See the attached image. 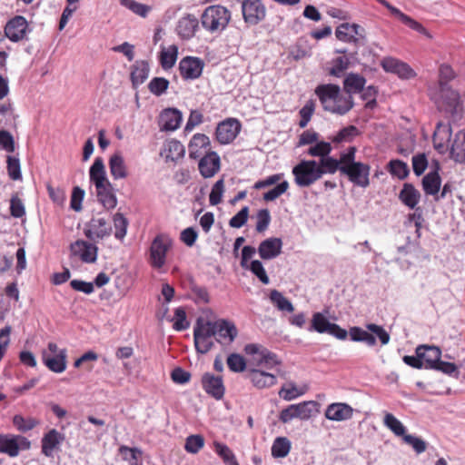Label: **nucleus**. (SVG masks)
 Segmentation results:
<instances>
[{
	"instance_id": "1",
	"label": "nucleus",
	"mask_w": 465,
	"mask_h": 465,
	"mask_svg": "<svg viewBox=\"0 0 465 465\" xmlns=\"http://www.w3.org/2000/svg\"><path fill=\"white\" fill-rule=\"evenodd\" d=\"M314 93L318 96L323 110L333 114L344 115L354 105L352 96L341 93L340 86L337 84H319Z\"/></svg>"
},
{
	"instance_id": "2",
	"label": "nucleus",
	"mask_w": 465,
	"mask_h": 465,
	"mask_svg": "<svg viewBox=\"0 0 465 465\" xmlns=\"http://www.w3.org/2000/svg\"><path fill=\"white\" fill-rule=\"evenodd\" d=\"M213 312L205 309V319L209 318ZM238 335V330L235 324L230 321L220 319L214 322L205 320V338L207 336H215L221 343H231Z\"/></svg>"
},
{
	"instance_id": "3",
	"label": "nucleus",
	"mask_w": 465,
	"mask_h": 465,
	"mask_svg": "<svg viewBox=\"0 0 465 465\" xmlns=\"http://www.w3.org/2000/svg\"><path fill=\"white\" fill-rule=\"evenodd\" d=\"M243 351L248 357L247 361L250 365L272 369L273 367L281 364V361L278 359L277 355L262 344H246Z\"/></svg>"
},
{
	"instance_id": "4",
	"label": "nucleus",
	"mask_w": 465,
	"mask_h": 465,
	"mask_svg": "<svg viewBox=\"0 0 465 465\" xmlns=\"http://www.w3.org/2000/svg\"><path fill=\"white\" fill-rule=\"evenodd\" d=\"M367 330L360 327H352L350 329L349 334L353 341H361L368 346H374L376 344V338L378 337L382 345H386L390 341V334L388 331L380 325L369 323L366 325Z\"/></svg>"
},
{
	"instance_id": "5",
	"label": "nucleus",
	"mask_w": 465,
	"mask_h": 465,
	"mask_svg": "<svg viewBox=\"0 0 465 465\" xmlns=\"http://www.w3.org/2000/svg\"><path fill=\"white\" fill-rule=\"evenodd\" d=\"M299 187H309L322 176V172L314 160H302L292 171Z\"/></svg>"
},
{
	"instance_id": "6",
	"label": "nucleus",
	"mask_w": 465,
	"mask_h": 465,
	"mask_svg": "<svg viewBox=\"0 0 465 465\" xmlns=\"http://www.w3.org/2000/svg\"><path fill=\"white\" fill-rule=\"evenodd\" d=\"M231 20V12L223 5H211L205 8V29L212 34L223 32Z\"/></svg>"
},
{
	"instance_id": "7",
	"label": "nucleus",
	"mask_w": 465,
	"mask_h": 465,
	"mask_svg": "<svg viewBox=\"0 0 465 465\" xmlns=\"http://www.w3.org/2000/svg\"><path fill=\"white\" fill-rule=\"evenodd\" d=\"M173 245L172 239L166 234H158L150 247V263L160 269L165 264L166 253Z\"/></svg>"
},
{
	"instance_id": "8",
	"label": "nucleus",
	"mask_w": 465,
	"mask_h": 465,
	"mask_svg": "<svg viewBox=\"0 0 465 465\" xmlns=\"http://www.w3.org/2000/svg\"><path fill=\"white\" fill-rule=\"evenodd\" d=\"M370 171L369 164L360 162L352 164H343L341 168L342 174L346 175L352 183L362 188H366L370 184Z\"/></svg>"
},
{
	"instance_id": "9",
	"label": "nucleus",
	"mask_w": 465,
	"mask_h": 465,
	"mask_svg": "<svg viewBox=\"0 0 465 465\" xmlns=\"http://www.w3.org/2000/svg\"><path fill=\"white\" fill-rule=\"evenodd\" d=\"M316 403L313 401L292 404L281 411L280 420L283 423H287L294 418L308 420L311 418L312 413V407H314Z\"/></svg>"
},
{
	"instance_id": "10",
	"label": "nucleus",
	"mask_w": 465,
	"mask_h": 465,
	"mask_svg": "<svg viewBox=\"0 0 465 465\" xmlns=\"http://www.w3.org/2000/svg\"><path fill=\"white\" fill-rule=\"evenodd\" d=\"M31 32L27 20L22 15H15L5 26V35L12 42L17 43L26 38Z\"/></svg>"
},
{
	"instance_id": "11",
	"label": "nucleus",
	"mask_w": 465,
	"mask_h": 465,
	"mask_svg": "<svg viewBox=\"0 0 465 465\" xmlns=\"http://www.w3.org/2000/svg\"><path fill=\"white\" fill-rule=\"evenodd\" d=\"M242 12L244 22L254 25L265 18L266 8L261 0H243Z\"/></svg>"
},
{
	"instance_id": "12",
	"label": "nucleus",
	"mask_w": 465,
	"mask_h": 465,
	"mask_svg": "<svg viewBox=\"0 0 465 465\" xmlns=\"http://www.w3.org/2000/svg\"><path fill=\"white\" fill-rule=\"evenodd\" d=\"M241 128V123L237 119L228 118L217 125L216 139L222 144H228L237 137Z\"/></svg>"
},
{
	"instance_id": "13",
	"label": "nucleus",
	"mask_w": 465,
	"mask_h": 465,
	"mask_svg": "<svg viewBox=\"0 0 465 465\" xmlns=\"http://www.w3.org/2000/svg\"><path fill=\"white\" fill-rule=\"evenodd\" d=\"M70 252L73 256L79 257L85 263H94L97 260L98 248L84 240H77L71 243Z\"/></svg>"
},
{
	"instance_id": "14",
	"label": "nucleus",
	"mask_w": 465,
	"mask_h": 465,
	"mask_svg": "<svg viewBox=\"0 0 465 465\" xmlns=\"http://www.w3.org/2000/svg\"><path fill=\"white\" fill-rule=\"evenodd\" d=\"M64 440L65 437L63 433L55 429L50 430L41 440L42 453L47 458H53L54 452L61 450V444Z\"/></svg>"
},
{
	"instance_id": "15",
	"label": "nucleus",
	"mask_w": 465,
	"mask_h": 465,
	"mask_svg": "<svg viewBox=\"0 0 465 465\" xmlns=\"http://www.w3.org/2000/svg\"><path fill=\"white\" fill-rule=\"evenodd\" d=\"M336 37L345 43L359 44L365 38L364 29L357 24L343 23L336 28Z\"/></svg>"
},
{
	"instance_id": "16",
	"label": "nucleus",
	"mask_w": 465,
	"mask_h": 465,
	"mask_svg": "<svg viewBox=\"0 0 465 465\" xmlns=\"http://www.w3.org/2000/svg\"><path fill=\"white\" fill-rule=\"evenodd\" d=\"M381 64L385 72L395 74L401 79H411L416 76V73L408 64L396 58L385 57L381 60Z\"/></svg>"
},
{
	"instance_id": "17",
	"label": "nucleus",
	"mask_w": 465,
	"mask_h": 465,
	"mask_svg": "<svg viewBox=\"0 0 465 465\" xmlns=\"http://www.w3.org/2000/svg\"><path fill=\"white\" fill-rule=\"evenodd\" d=\"M84 229V235L92 241L103 239L112 232V227L104 218H93Z\"/></svg>"
},
{
	"instance_id": "18",
	"label": "nucleus",
	"mask_w": 465,
	"mask_h": 465,
	"mask_svg": "<svg viewBox=\"0 0 465 465\" xmlns=\"http://www.w3.org/2000/svg\"><path fill=\"white\" fill-rule=\"evenodd\" d=\"M183 120L182 113L176 108H166L159 115V126L162 131H174Z\"/></svg>"
},
{
	"instance_id": "19",
	"label": "nucleus",
	"mask_w": 465,
	"mask_h": 465,
	"mask_svg": "<svg viewBox=\"0 0 465 465\" xmlns=\"http://www.w3.org/2000/svg\"><path fill=\"white\" fill-rule=\"evenodd\" d=\"M203 69V64L199 58L186 56L183 58L179 64L181 75L184 79L198 78Z\"/></svg>"
},
{
	"instance_id": "20",
	"label": "nucleus",
	"mask_w": 465,
	"mask_h": 465,
	"mask_svg": "<svg viewBox=\"0 0 465 465\" xmlns=\"http://www.w3.org/2000/svg\"><path fill=\"white\" fill-rule=\"evenodd\" d=\"M421 358L424 368L432 370L441 358V351L434 345H419L415 351Z\"/></svg>"
},
{
	"instance_id": "21",
	"label": "nucleus",
	"mask_w": 465,
	"mask_h": 465,
	"mask_svg": "<svg viewBox=\"0 0 465 465\" xmlns=\"http://www.w3.org/2000/svg\"><path fill=\"white\" fill-rule=\"evenodd\" d=\"M451 137V127L449 124L439 123L433 134L434 148L440 153L449 149V143Z\"/></svg>"
},
{
	"instance_id": "22",
	"label": "nucleus",
	"mask_w": 465,
	"mask_h": 465,
	"mask_svg": "<svg viewBox=\"0 0 465 465\" xmlns=\"http://www.w3.org/2000/svg\"><path fill=\"white\" fill-rule=\"evenodd\" d=\"M440 92L441 98L440 109L450 114L457 113L460 104V94L445 84H441Z\"/></svg>"
},
{
	"instance_id": "23",
	"label": "nucleus",
	"mask_w": 465,
	"mask_h": 465,
	"mask_svg": "<svg viewBox=\"0 0 465 465\" xmlns=\"http://www.w3.org/2000/svg\"><path fill=\"white\" fill-rule=\"evenodd\" d=\"M282 241L280 238L271 237L262 241L258 247V253L263 260H272L282 252Z\"/></svg>"
},
{
	"instance_id": "24",
	"label": "nucleus",
	"mask_w": 465,
	"mask_h": 465,
	"mask_svg": "<svg viewBox=\"0 0 465 465\" xmlns=\"http://www.w3.org/2000/svg\"><path fill=\"white\" fill-rule=\"evenodd\" d=\"M247 378L257 389L271 387L274 385L277 381L273 374L255 368L248 369Z\"/></svg>"
},
{
	"instance_id": "25",
	"label": "nucleus",
	"mask_w": 465,
	"mask_h": 465,
	"mask_svg": "<svg viewBox=\"0 0 465 465\" xmlns=\"http://www.w3.org/2000/svg\"><path fill=\"white\" fill-rule=\"evenodd\" d=\"M98 202L107 210H112L117 205V197L113 184L109 182L95 186Z\"/></svg>"
},
{
	"instance_id": "26",
	"label": "nucleus",
	"mask_w": 465,
	"mask_h": 465,
	"mask_svg": "<svg viewBox=\"0 0 465 465\" xmlns=\"http://www.w3.org/2000/svg\"><path fill=\"white\" fill-rule=\"evenodd\" d=\"M352 415L353 409L349 404L342 402L331 403L325 411V417L334 421L350 420Z\"/></svg>"
},
{
	"instance_id": "27",
	"label": "nucleus",
	"mask_w": 465,
	"mask_h": 465,
	"mask_svg": "<svg viewBox=\"0 0 465 465\" xmlns=\"http://www.w3.org/2000/svg\"><path fill=\"white\" fill-rule=\"evenodd\" d=\"M66 350L62 349L55 355H49L43 351L42 360L44 364L52 371L61 373L66 369Z\"/></svg>"
},
{
	"instance_id": "28",
	"label": "nucleus",
	"mask_w": 465,
	"mask_h": 465,
	"mask_svg": "<svg viewBox=\"0 0 465 465\" xmlns=\"http://www.w3.org/2000/svg\"><path fill=\"white\" fill-rule=\"evenodd\" d=\"M203 134H196L189 143L188 152L191 159L198 160V169L203 176Z\"/></svg>"
},
{
	"instance_id": "29",
	"label": "nucleus",
	"mask_w": 465,
	"mask_h": 465,
	"mask_svg": "<svg viewBox=\"0 0 465 465\" xmlns=\"http://www.w3.org/2000/svg\"><path fill=\"white\" fill-rule=\"evenodd\" d=\"M198 19L192 15L182 17L177 24L176 32L183 39H190L198 28Z\"/></svg>"
},
{
	"instance_id": "30",
	"label": "nucleus",
	"mask_w": 465,
	"mask_h": 465,
	"mask_svg": "<svg viewBox=\"0 0 465 465\" xmlns=\"http://www.w3.org/2000/svg\"><path fill=\"white\" fill-rule=\"evenodd\" d=\"M205 392L215 400L223 399L225 392L223 378L205 373Z\"/></svg>"
},
{
	"instance_id": "31",
	"label": "nucleus",
	"mask_w": 465,
	"mask_h": 465,
	"mask_svg": "<svg viewBox=\"0 0 465 465\" xmlns=\"http://www.w3.org/2000/svg\"><path fill=\"white\" fill-rule=\"evenodd\" d=\"M450 153L455 162L465 163V130H460L455 134Z\"/></svg>"
},
{
	"instance_id": "32",
	"label": "nucleus",
	"mask_w": 465,
	"mask_h": 465,
	"mask_svg": "<svg viewBox=\"0 0 465 465\" xmlns=\"http://www.w3.org/2000/svg\"><path fill=\"white\" fill-rule=\"evenodd\" d=\"M110 173L114 180L124 179L127 177V168L121 153H116L109 159Z\"/></svg>"
},
{
	"instance_id": "33",
	"label": "nucleus",
	"mask_w": 465,
	"mask_h": 465,
	"mask_svg": "<svg viewBox=\"0 0 465 465\" xmlns=\"http://www.w3.org/2000/svg\"><path fill=\"white\" fill-rule=\"evenodd\" d=\"M399 198L406 206L414 209L420 202V193L412 184L404 183Z\"/></svg>"
},
{
	"instance_id": "34",
	"label": "nucleus",
	"mask_w": 465,
	"mask_h": 465,
	"mask_svg": "<svg viewBox=\"0 0 465 465\" xmlns=\"http://www.w3.org/2000/svg\"><path fill=\"white\" fill-rule=\"evenodd\" d=\"M365 83V78L360 74H349L343 81V91L347 95L352 96L363 90Z\"/></svg>"
},
{
	"instance_id": "35",
	"label": "nucleus",
	"mask_w": 465,
	"mask_h": 465,
	"mask_svg": "<svg viewBox=\"0 0 465 465\" xmlns=\"http://www.w3.org/2000/svg\"><path fill=\"white\" fill-rule=\"evenodd\" d=\"M90 181L94 183L95 186L109 182L106 177L105 168L104 160L101 157H96L94 163L92 164L90 171Z\"/></svg>"
},
{
	"instance_id": "36",
	"label": "nucleus",
	"mask_w": 465,
	"mask_h": 465,
	"mask_svg": "<svg viewBox=\"0 0 465 465\" xmlns=\"http://www.w3.org/2000/svg\"><path fill=\"white\" fill-rule=\"evenodd\" d=\"M150 67L146 61H136L131 72V80L134 85L142 84L149 75Z\"/></svg>"
},
{
	"instance_id": "37",
	"label": "nucleus",
	"mask_w": 465,
	"mask_h": 465,
	"mask_svg": "<svg viewBox=\"0 0 465 465\" xmlns=\"http://www.w3.org/2000/svg\"><path fill=\"white\" fill-rule=\"evenodd\" d=\"M440 177L438 172H430L422 179V187L426 194L436 195L440 188Z\"/></svg>"
},
{
	"instance_id": "38",
	"label": "nucleus",
	"mask_w": 465,
	"mask_h": 465,
	"mask_svg": "<svg viewBox=\"0 0 465 465\" xmlns=\"http://www.w3.org/2000/svg\"><path fill=\"white\" fill-rule=\"evenodd\" d=\"M178 47L175 45H170L168 48L163 47L160 54V64L164 70L172 68L177 60Z\"/></svg>"
},
{
	"instance_id": "39",
	"label": "nucleus",
	"mask_w": 465,
	"mask_h": 465,
	"mask_svg": "<svg viewBox=\"0 0 465 465\" xmlns=\"http://www.w3.org/2000/svg\"><path fill=\"white\" fill-rule=\"evenodd\" d=\"M16 440V436L0 435V452L16 457L19 454Z\"/></svg>"
},
{
	"instance_id": "40",
	"label": "nucleus",
	"mask_w": 465,
	"mask_h": 465,
	"mask_svg": "<svg viewBox=\"0 0 465 465\" xmlns=\"http://www.w3.org/2000/svg\"><path fill=\"white\" fill-rule=\"evenodd\" d=\"M270 300L272 303L281 312H292L294 307L291 301L285 298L282 292L277 290L271 291Z\"/></svg>"
},
{
	"instance_id": "41",
	"label": "nucleus",
	"mask_w": 465,
	"mask_h": 465,
	"mask_svg": "<svg viewBox=\"0 0 465 465\" xmlns=\"http://www.w3.org/2000/svg\"><path fill=\"white\" fill-rule=\"evenodd\" d=\"M213 449L225 465H239L235 455L228 446L221 442L214 441Z\"/></svg>"
},
{
	"instance_id": "42",
	"label": "nucleus",
	"mask_w": 465,
	"mask_h": 465,
	"mask_svg": "<svg viewBox=\"0 0 465 465\" xmlns=\"http://www.w3.org/2000/svg\"><path fill=\"white\" fill-rule=\"evenodd\" d=\"M220 168V156L215 152L205 153V178L213 176Z\"/></svg>"
},
{
	"instance_id": "43",
	"label": "nucleus",
	"mask_w": 465,
	"mask_h": 465,
	"mask_svg": "<svg viewBox=\"0 0 465 465\" xmlns=\"http://www.w3.org/2000/svg\"><path fill=\"white\" fill-rule=\"evenodd\" d=\"M291 450V442L285 437L276 438L272 446V455L275 458H284Z\"/></svg>"
},
{
	"instance_id": "44",
	"label": "nucleus",
	"mask_w": 465,
	"mask_h": 465,
	"mask_svg": "<svg viewBox=\"0 0 465 465\" xmlns=\"http://www.w3.org/2000/svg\"><path fill=\"white\" fill-rule=\"evenodd\" d=\"M318 167L322 172L323 175L324 173H335L338 170L341 172L342 165L339 160L328 155L320 160Z\"/></svg>"
},
{
	"instance_id": "45",
	"label": "nucleus",
	"mask_w": 465,
	"mask_h": 465,
	"mask_svg": "<svg viewBox=\"0 0 465 465\" xmlns=\"http://www.w3.org/2000/svg\"><path fill=\"white\" fill-rule=\"evenodd\" d=\"M384 425L396 436L404 437L406 429L404 425L391 413H386L383 420Z\"/></svg>"
},
{
	"instance_id": "46",
	"label": "nucleus",
	"mask_w": 465,
	"mask_h": 465,
	"mask_svg": "<svg viewBox=\"0 0 465 465\" xmlns=\"http://www.w3.org/2000/svg\"><path fill=\"white\" fill-rule=\"evenodd\" d=\"M331 322H330L326 317L321 312H315L312 315V326L309 331H315L319 333H326L328 329L331 328Z\"/></svg>"
},
{
	"instance_id": "47",
	"label": "nucleus",
	"mask_w": 465,
	"mask_h": 465,
	"mask_svg": "<svg viewBox=\"0 0 465 465\" xmlns=\"http://www.w3.org/2000/svg\"><path fill=\"white\" fill-rule=\"evenodd\" d=\"M388 170L393 175L402 180L405 179L410 173L407 163L401 160H391L388 163Z\"/></svg>"
},
{
	"instance_id": "48",
	"label": "nucleus",
	"mask_w": 465,
	"mask_h": 465,
	"mask_svg": "<svg viewBox=\"0 0 465 465\" xmlns=\"http://www.w3.org/2000/svg\"><path fill=\"white\" fill-rule=\"evenodd\" d=\"M114 225L115 228L114 237L122 241L127 232L128 220L121 213H116L114 217Z\"/></svg>"
},
{
	"instance_id": "49",
	"label": "nucleus",
	"mask_w": 465,
	"mask_h": 465,
	"mask_svg": "<svg viewBox=\"0 0 465 465\" xmlns=\"http://www.w3.org/2000/svg\"><path fill=\"white\" fill-rule=\"evenodd\" d=\"M119 452L123 456L124 460H127L130 465H138L137 460L142 456L143 451L141 449L136 447L121 446Z\"/></svg>"
},
{
	"instance_id": "50",
	"label": "nucleus",
	"mask_w": 465,
	"mask_h": 465,
	"mask_svg": "<svg viewBox=\"0 0 465 465\" xmlns=\"http://www.w3.org/2000/svg\"><path fill=\"white\" fill-rule=\"evenodd\" d=\"M305 393L304 390H300L293 382L282 386L279 391V396L285 401H292Z\"/></svg>"
},
{
	"instance_id": "51",
	"label": "nucleus",
	"mask_w": 465,
	"mask_h": 465,
	"mask_svg": "<svg viewBox=\"0 0 465 465\" xmlns=\"http://www.w3.org/2000/svg\"><path fill=\"white\" fill-rule=\"evenodd\" d=\"M226 363L228 368L233 372H242L246 370L247 366L245 359L238 353L230 354L226 360Z\"/></svg>"
},
{
	"instance_id": "52",
	"label": "nucleus",
	"mask_w": 465,
	"mask_h": 465,
	"mask_svg": "<svg viewBox=\"0 0 465 465\" xmlns=\"http://www.w3.org/2000/svg\"><path fill=\"white\" fill-rule=\"evenodd\" d=\"M331 64L329 74L332 76L341 77L344 71L348 69L350 60L347 56H339L331 61Z\"/></svg>"
},
{
	"instance_id": "53",
	"label": "nucleus",
	"mask_w": 465,
	"mask_h": 465,
	"mask_svg": "<svg viewBox=\"0 0 465 465\" xmlns=\"http://www.w3.org/2000/svg\"><path fill=\"white\" fill-rule=\"evenodd\" d=\"M169 86V81L163 77L153 78L149 84V91L156 96H160L166 92Z\"/></svg>"
},
{
	"instance_id": "54",
	"label": "nucleus",
	"mask_w": 465,
	"mask_h": 465,
	"mask_svg": "<svg viewBox=\"0 0 465 465\" xmlns=\"http://www.w3.org/2000/svg\"><path fill=\"white\" fill-rule=\"evenodd\" d=\"M13 423L18 430L25 432L34 429L38 424V421L33 418H24L22 415H15Z\"/></svg>"
},
{
	"instance_id": "55",
	"label": "nucleus",
	"mask_w": 465,
	"mask_h": 465,
	"mask_svg": "<svg viewBox=\"0 0 465 465\" xmlns=\"http://www.w3.org/2000/svg\"><path fill=\"white\" fill-rule=\"evenodd\" d=\"M6 163L9 177L14 181L20 180L22 178V173L19 159L15 156L8 155L6 159Z\"/></svg>"
},
{
	"instance_id": "56",
	"label": "nucleus",
	"mask_w": 465,
	"mask_h": 465,
	"mask_svg": "<svg viewBox=\"0 0 465 465\" xmlns=\"http://www.w3.org/2000/svg\"><path fill=\"white\" fill-rule=\"evenodd\" d=\"M120 4L142 17H145L150 11V6L134 0H120Z\"/></svg>"
},
{
	"instance_id": "57",
	"label": "nucleus",
	"mask_w": 465,
	"mask_h": 465,
	"mask_svg": "<svg viewBox=\"0 0 465 465\" xmlns=\"http://www.w3.org/2000/svg\"><path fill=\"white\" fill-rule=\"evenodd\" d=\"M358 134L359 131L354 125H349L341 129L335 136H333L332 142L337 143L350 142L358 135Z\"/></svg>"
},
{
	"instance_id": "58",
	"label": "nucleus",
	"mask_w": 465,
	"mask_h": 465,
	"mask_svg": "<svg viewBox=\"0 0 465 465\" xmlns=\"http://www.w3.org/2000/svg\"><path fill=\"white\" fill-rule=\"evenodd\" d=\"M246 269L250 270L262 283L268 284L270 282L264 267L259 260L252 261Z\"/></svg>"
},
{
	"instance_id": "59",
	"label": "nucleus",
	"mask_w": 465,
	"mask_h": 465,
	"mask_svg": "<svg viewBox=\"0 0 465 465\" xmlns=\"http://www.w3.org/2000/svg\"><path fill=\"white\" fill-rule=\"evenodd\" d=\"M194 345L196 351L203 354V318L199 317L194 327Z\"/></svg>"
},
{
	"instance_id": "60",
	"label": "nucleus",
	"mask_w": 465,
	"mask_h": 465,
	"mask_svg": "<svg viewBox=\"0 0 465 465\" xmlns=\"http://www.w3.org/2000/svg\"><path fill=\"white\" fill-rule=\"evenodd\" d=\"M173 322V327L175 331H181L189 327V322L186 320V312L183 308L179 307L175 310Z\"/></svg>"
},
{
	"instance_id": "61",
	"label": "nucleus",
	"mask_w": 465,
	"mask_h": 465,
	"mask_svg": "<svg viewBox=\"0 0 465 465\" xmlns=\"http://www.w3.org/2000/svg\"><path fill=\"white\" fill-rule=\"evenodd\" d=\"M289 188V183L283 181L278 183L274 188L271 189L263 194V200L266 202H272L276 200L282 194H283Z\"/></svg>"
},
{
	"instance_id": "62",
	"label": "nucleus",
	"mask_w": 465,
	"mask_h": 465,
	"mask_svg": "<svg viewBox=\"0 0 465 465\" xmlns=\"http://www.w3.org/2000/svg\"><path fill=\"white\" fill-rule=\"evenodd\" d=\"M224 193L223 179H219L213 186L209 195V201L212 205H216L222 201Z\"/></svg>"
},
{
	"instance_id": "63",
	"label": "nucleus",
	"mask_w": 465,
	"mask_h": 465,
	"mask_svg": "<svg viewBox=\"0 0 465 465\" xmlns=\"http://www.w3.org/2000/svg\"><path fill=\"white\" fill-rule=\"evenodd\" d=\"M331 152V145L330 143L320 142V143H317L315 145L312 146L308 150V154H310L311 156H320L322 159L323 157L328 156Z\"/></svg>"
},
{
	"instance_id": "64",
	"label": "nucleus",
	"mask_w": 465,
	"mask_h": 465,
	"mask_svg": "<svg viewBox=\"0 0 465 465\" xmlns=\"http://www.w3.org/2000/svg\"><path fill=\"white\" fill-rule=\"evenodd\" d=\"M203 447V437L190 435L186 438L184 449L190 453H197Z\"/></svg>"
}]
</instances>
